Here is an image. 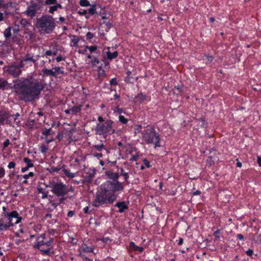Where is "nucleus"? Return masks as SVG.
<instances>
[{"label": "nucleus", "instance_id": "1", "mask_svg": "<svg viewBox=\"0 0 261 261\" xmlns=\"http://www.w3.org/2000/svg\"><path fill=\"white\" fill-rule=\"evenodd\" d=\"M40 75L41 77L32 75L14 81V91L22 100L31 102L38 98L46 86L44 78L53 77V70L44 67L42 69V74Z\"/></svg>", "mask_w": 261, "mask_h": 261}, {"label": "nucleus", "instance_id": "2", "mask_svg": "<svg viewBox=\"0 0 261 261\" xmlns=\"http://www.w3.org/2000/svg\"><path fill=\"white\" fill-rule=\"evenodd\" d=\"M110 178L113 180H106L100 187V191L95 195L93 205L99 207L102 205L112 204L116 200L117 197L124 190L123 182H118L116 179L117 175L109 174Z\"/></svg>", "mask_w": 261, "mask_h": 261}, {"label": "nucleus", "instance_id": "3", "mask_svg": "<svg viewBox=\"0 0 261 261\" xmlns=\"http://www.w3.org/2000/svg\"><path fill=\"white\" fill-rule=\"evenodd\" d=\"M22 219L16 211L3 212L0 218V233L3 234L5 231L10 230L11 227L19 223Z\"/></svg>", "mask_w": 261, "mask_h": 261}, {"label": "nucleus", "instance_id": "4", "mask_svg": "<svg viewBox=\"0 0 261 261\" xmlns=\"http://www.w3.org/2000/svg\"><path fill=\"white\" fill-rule=\"evenodd\" d=\"M55 27V19L51 16L43 15L41 17L37 19L36 27L39 32L50 34L53 31Z\"/></svg>", "mask_w": 261, "mask_h": 261}, {"label": "nucleus", "instance_id": "5", "mask_svg": "<svg viewBox=\"0 0 261 261\" xmlns=\"http://www.w3.org/2000/svg\"><path fill=\"white\" fill-rule=\"evenodd\" d=\"M143 140L147 144H152L154 145V148L161 147L160 135L158 133L154 127H149L145 129L141 132Z\"/></svg>", "mask_w": 261, "mask_h": 261}, {"label": "nucleus", "instance_id": "6", "mask_svg": "<svg viewBox=\"0 0 261 261\" xmlns=\"http://www.w3.org/2000/svg\"><path fill=\"white\" fill-rule=\"evenodd\" d=\"M95 131L96 135L102 136L106 138L108 136L115 133L114 122L111 119H107L102 123H98L96 124Z\"/></svg>", "mask_w": 261, "mask_h": 261}, {"label": "nucleus", "instance_id": "7", "mask_svg": "<svg viewBox=\"0 0 261 261\" xmlns=\"http://www.w3.org/2000/svg\"><path fill=\"white\" fill-rule=\"evenodd\" d=\"M51 191L57 197H60L59 201L62 202L66 198L64 197L69 192L67 186L62 182H57L54 183Z\"/></svg>", "mask_w": 261, "mask_h": 261}, {"label": "nucleus", "instance_id": "8", "mask_svg": "<svg viewBox=\"0 0 261 261\" xmlns=\"http://www.w3.org/2000/svg\"><path fill=\"white\" fill-rule=\"evenodd\" d=\"M20 66H17V65L9 66L8 67V68L6 71L9 74L13 76V77H17L21 73V67H22V65H21L20 64Z\"/></svg>", "mask_w": 261, "mask_h": 261}, {"label": "nucleus", "instance_id": "9", "mask_svg": "<svg viewBox=\"0 0 261 261\" xmlns=\"http://www.w3.org/2000/svg\"><path fill=\"white\" fill-rule=\"evenodd\" d=\"M127 151L128 154L130 155V158L129 159V161L132 162L137 161L141 156L140 152L135 147H130L128 149Z\"/></svg>", "mask_w": 261, "mask_h": 261}, {"label": "nucleus", "instance_id": "10", "mask_svg": "<svg viewBox=\"0 0 261 261\" xmlns=\"http://www.w3.org/2000/svg\"><path fill=\"white\" fill-rule=\"evenodd\" d=\"M11 117V114L9 112L6 110H2L0 111V123L3 125L5 121H6V123L11 125V121L9 118Z\"/></svg>", "mask_w": 261, "mask_h": 261}, {"label": "nucleus", "instance_id": "11", "mask_svg": "<svg viewBox=\"0 0 261 261\" xmlns=\"http://www.w3.org/2000/svg\"><path fill=\"white\" fill-rule=\"evenodd\" d=\"M129 202L128 201H122L116 203L114 206L118 208L116 212L119 213H123L128 210V205Z\"/></svg>", "mask_w": 261, "mask_h": 261}, {"label": "nucleus", "instance_id": "12", "mask_svg": "<svg viewBox=\"0 0 261 261\" xmlns=\"http://www.w3.org/2000/svg\"><path fill=\"white\" fill-rule=\"evenodd\" d=\"M125 172H126V171H125V170L123 168H120V169L118 170V172H115L112 170H109L106 171L105 172V175L107 176V177L108 179V180H107L108 181L113 180L112 179H111L110 178V176L108 175L109 174L117 175V179H116L117 181L118 182H121L120 181H119L118 180L119 177H120V176L123 175V174L124 173H125Z\"/></svg>", "mask_w": 261, "mask_h": 261}, {"label": "nucleus", "instance_id": "13", "mask_svg": "<svg viewBox=\"0 0 261 261\" xmlns=\"http://www.w3.org/2000/svg\"><path fill=\"white\" fill-rule=\"evenodd\" d=\"M127 249L128 250L129 254L132 252H134L135 253L136 252L142 253L144 251L143 247L136 245L135 243L133 241H130L129 243L128 246L127 247Z\"/></svg>", "mask_w": 261, "mask_h": 261}, {"label": "nucleus", "instance_id": "14", "mask_svg": "<svg viewBox=\"0 0 261 261\" xmlns=\"http://www.w3.org/2000/svg\"><path fill=\"white\" fill-rule=\"evenodd\" d=\"M38 58H35L34 56L30 54H27L21 60L20 64L23 66L24 62L35 63L38 60Z\"/></svg>", "mask_w": 261, "mask_h": 261}, {"label": "nucleus", "instance_id": "15", "mask_svg": "<svg viewBox=\"0 0 261 261\" xmlns=\"http://www.w3.org/2000/svg\"><path fill=\"white\" fill-rule=\"evenodd\" d=\"M95 248V245H91L90 246H88L87 244L83 243L80 247V251L83 252V253H93V251Z\"/></svg>", "mask_w": 261, "mask_h": 261}, {"label": "nucleus", "instance_id": "16", "mask_svg": "<svg viewBox=\"0 0 261 261\" xmlns=\"http://www.w3.org/2000/svg\"><path fill=\"white\" fill-rule=\"evenodd\" d=\"M53 243V239H50L48 241L45 242L43 240L39 241L37 242L36 244L34 245V248L36 249H38L40 250V249H42V246L43 245H46L48 247H50L51 246V244Z\"/></svg>", "mask_w": 261, "mask_h": 261}, {"label": "nucleus", "instance_id": "17", "mask_svg": "<svg viewBox=\"0 0 261 261\" xmlns=\"http://www.w3.org/2000/svg\"><path fill=\"white\" fill-rule=\"evenodd\" d=\"M23 162L27 164V166L21 168V171L22 173L28 171L29 169V168H32L34 166V164L32 162V161L31 159H29L28 158H24L23 159Z\"/></svg>", "mask_w": 261, "mask_h": 261}, {"label": "nucleus", "instance_id": "18", "mask_svg": "<svg viewBox=\"0 0 261 261\" xmlns=\"http://www.w3.org/2000/svg\"><path fill=\"white\" fill-rule=\"evenodd\" d=\"M13 3L11 1H7L6 0H0V10H3L12 7Z\"/></svg>", "mask_w": 261, "mask_h": 261}, {"label": "nucleus", "instance_id": "19", "mask_svg": "<svg viewBox=\"0 0 261 261\" xmlns=\"http://www.w3.org/2000/svg\"><path fill=\"white\" fill-rule=\"evenodd\" d=\"M91 151H98L99 152H101L103 150L107 151L106 148L102 143H100L99 144L93 145L91 148Z\"/></svg>", "mask_w": 261, "mask_h": 261}, {"label": "nucleus", "instance_id": "20", "mask_svg": "<svg viewBox=\"0 0 261 261\" xmlns=\"http://www.w3.org/2000/svg\"><path fill=\"white\" fill-rule=\"evenodd\" d=\"M107 49H108V51H106V54H107L108 59H109L110 60H112L117 57V56L118 55V53L117 51H115L113 53H111L110 51V47H108L107 48Z\"/></svg>", "mask_w": 261, "mask_h": 261}, {"label": "nucleus", "instance_id": "21", "mask_svg": "<svg viewBox=\"0 0 261 261\" xmlns=\"http://www.w3.org/2000/svg\"><path fill=\"white\" fill-rule=\"evenodd\" d=\"M53 70V77H57L59 74H64V71L61 70V67H55L52 68Z\"/></svg>", "mask_w": 261, "mask_h": 261}, {"label": "nucleus", "instance_id": "22", "mask_svg": "<svg viewBox=\"0 0 261 261\" xmlns=\"http://www.w3.org/2000/svg\"><path fill=\"white\" fill-rule=\"evenodd\" d=\"M36 13L37 12L36 11L35 9H34L31 7L29 6L24 13L27 16L33 18L36 15Z\"/></svg>", "mask_w": 261, "mask_h": 261}, {"label": "nucleus", "instance_id": "23", "mask_svg": "<svg viewBox=\"0 0 261 261\" xmlns=\"http://www.w3.org/2000/svg\"><path fill=\"white\" fill-rule=\"evenodd\" d=\"M4 36L6 40H9L11 39L12 36V27H9L5 30L4 32Z\"/></svg>", "mask_w": 261, "mask_h": 261}, {"label": "nucleus", "instance_id": "24", "mask_svg": "<svg viewBox=\"0 0 261 261\" xmlns=\"http://www.w3.org/2000/svg\"><path fill=\"white\" fill-rule=\"evenodd\" d=\"M9 83L4 78L0 77V90L3 91L8 89Z\"/></svg>", "mask_w": 261, "mask_h": 261}, {"label": "nucleus", "instance_id": "25", "mask_svg": "<svg viewBox=\"0 0 261 261\" xmlns=\"http://www.w3.org/2000/svg\"><path fill=\"white\" fill-rule=\"evenodd\" d=\"M37 190L39 193L42 194L41 198L45 199L48 197V190H45L41 186L37 187Z\"/></svg>", "mask_w": 261, "mask_h": 261}, {"label": "nucleus", "instance_id": "26", "mask_svg": "<svg viewBox=\"0 0 261 261\" xmlns=\"http://www.w3.org/2000/svg\"><path fill=\"white\" fill-rule=\"evenodd\" d=\"M62 8V6L60 4H59V3L55 4V5L50 6L49 7L48 12L50 14H53L55 11H56L58 10V9H59V8L61 9Z\"/></svg>", "mask_w": 261, "mask_h": 261}, {"label": "nucleus", "instance_id": "27", "mask_svg": "<svg viewBox=\"0 0 261 261\" xmlns=\"http://www.w3.org/2000/svg\"><path fill=\"white\" fill-rule=\"evenodd\" d=\"M63 172L64 174L69 178H73L76 176V173H72L70 170L63 169Z\"/></svg>", "mask_w": 261, "mask_h": 261}, {"label": "nucleus", "instance_id": "28", "mask_svg": "<svg viewBox=\"0 0 261 261\" xmlns=\"http://www.w3.org/2000/svg\"><path fill=\"white\" fill-rule=\"evenodd\" d=\"M19 23L22 27L24 28H28L31 25V23L27 19L24 18H21L19 20Z\"/></svg>", "mask_w": 261, "mask_h": 261}, {"label": "nucleus", "instance_id": "29", "mask_svg": "<svg viewBox=\"0 0 261 261\" xmlns=\"http://www.w3.org/2000/svg\"><path fill=\"white\" fill-rule=\"evenodd\" d=\"M82 107V105H80L79 106H73L71 108V112L73 114L76 115L78 113H80L81 111V109Z\"/></svg>", "mask_w": 261, "mask_h": 261}, {"label": "nucleus", "instance_id": "30", "mask_svg": "<svg viewBox=\"0 0 261 261\" xmlns=\"http://www.w3.org/2000/svg\"><path fill=\"white\" fill-rule=\"evenodd\" d=\"M71 41V42L73 43V45L71 44V46L76 47V46H77V44L80 41V39L77 36L72 35Z\"/></svg>", "mask_w": 261, "mask_h": 261}, {"label": "nucleus", "instance_id": "31", "mask_svg": "<svg viewBox=\"0 0 261 261\" xmlns=\"http://www.w3.org/2000/svg\"><path fill=\"white\" fill-rule=\"evenodd\" d=\"M135 98L138 99L140 103H142L146 98V96L143 94L142 93H139L136 97Z\"/></svg>", "mask_w": 261, "mask_h": 261}, {"label": "nucleus", "instance_id": "32", "mask_svg": "<svg viewBox=\"0 0 261 261\" xmlns=\"http://www.w3.org/2000/svg\"><path fill=\"white\" fill-rule=\"evenodd\" d=\"M79 256L83 259V261H93L92 258H90L87 257L84 253L81 251L79 252Z\"/></svg>", "mask_w": 261, "mask_h": 261}, {"label": "nucleus", "instance_id": "33", "mask_svg": "<svg viewBox=\"0 0 261 261\" xmlns=\"http://www.w3.org/2000/svg\"><path fill=\"white\" fill-rule=\"evenodd\" d=\"M118 119L119 121L123 124H126L128 122V119L121 115L119 116Z\"/></svg>", "mask_w": 261, "mask_h": 261}, {"label": "nucleus", "instance_id": "34", "mask_svg": "<svg viewBox=\"0 0 261 261\" xmlns=\"http://www.w3.org/2000/svg\"><path fill=\"white\" fill-rule=\"evenodd\" d=\"M132 72L130 71H127L126 72V76L124 77V81L126 83H130V79L132 78L131 77Z\"/></svg>", "mask_w": 261, "mask_h": 261}, {"label": "nucleus", "instance_id": "35", "mask_svg": "<svg viewBox=\"0 0 261 261\" xmlns=\"http://www.w3.org/2000/svg\"><path fill=\"white\" fill-rule=\"evenodd\" d=\"M52 56V50H47L46 51H45L44 49H43V51L42 53V54L41 56L42 57H46L47 58L48 56Z\"/></svg>", "mask_w": 261, "mask_h": 261}, {"label": "nucleus", "instance_id": "36", "mask_svg": "<svg viewBox=\"0 0 261 261\" xmlns=\"http://www.w3.org/2000/svg\"><path fill=\"white\" fill-rule=\"evenodd\" d=\"M205 64L206 65L210 64L213 60L214 57L210 55H205Z\"/></svg>", "mask_w": 261, "mask_h": 261}, {"label": "nucleus", "instance_id": "37", "mask_svg": "<svg viewBox=\"0 0 261 261\" xmlns=\"http://www.w3.org/2000/svg\"><path fill=\"white\" fill-rule=\"evenodd\" d=\"M213 236L215 237V241H218L220 238V229H217L213 233Z\"/></svg>", "mask_w": 261, "mask_h": 261}, {"label": "nucleus", "instance_id": "38", "mask_svg": "<svg viewBox=\"0 0 261 261\" xmlns=\"http://www.w3.org/2000/svg\"><path fill=\"white\" fill-rule=\"evenodd\" d=\"M80 5L82 7H87L90 6V4L88 0H80Z\"/></svg>", "mask_w": 261, "mask_h": 261}, {"label": "nucleus", "instance_id": "39", "mask_svg": "<svg viewBox=\"0 0 261 261\" xmlns=\"http://www.w3.org/2000/svg\"><path fill=\"white\" fill-rule=\"evenodd\" d=\"M122 176L123 177V178L124 179V182H126L127 185H128L130 183V182L128 181V179L129 177V173L128 172H126L125 173H124Z\"/></svg>", "mask_w": 261, "mask_h": 261}, {"label": "nucleus", "instance_id": "40", "mask_svg": "<svg viewBox=\"0 0 261 261\" xmlns=\"http://www.w3.org/2000/svg\"><path fill=\"white\" fill-rule=\"evenodd\" d=\"M43 255H49L50 253V248H49L47 249H40L39 250Z\"/></svg>", "mask_w": 261, "mask_h": 261}, {"label": "nucleus", "instance_id": "41", "mask_svg": "<svg viewBox=\"0 0 261 261\" xmlns=\"http://www.w3.org/2000/svg\"><path fill=\"white\" fill-rule=\"evenodd\" d=\"M86 48H88L91 53H93L96 51L97 49V46L96 45L93 46H86Z\"/></svg>", "mask_w": 261, "mask_h": 261}, {"label": "nucleus", "instance_id": "42", "mask_svg": "<svg viewBox=\"0 0 261 261\" xmlns=\"http://www.w3.org/2000/svg\"><path fill=\"white\" fill-rule=\"evenodd\" d=\"M88 12L90 15H94L96 13L95 5H93L90 8L88 9Z\"/></svg>", "mask_w": 261, "mask_h": 261}, {"label": "nucleus", "instance_id": "43", "mask_svg": "<svg viewBox=\"0 0 261 261\" xmlns=\"http://www.w3.org/2000/svg\"><path fill=\"white\" fill-rule=\"evenodd\" d=\"M47 150L48 148L45 145H43L41 146L40 147V150L44 154H45L46 153Z\"/></svg>", "mask_w": 261, "mask_h": 261}, {"label": "nucleus", "instance_id": "44", "mask_svg": "<svg viewBox=\"0 0 261 261\" xmlns=\"http://www.w3.org/2000/svg\"><path fill=\"white\" fill-rule=\"evenodd\" d=\"M92 154L95 157H96L97 159H99L102 156V154L101 152H96L95 151H91Z\"/></svg>", "mask_w": 261, "mask_h": 261}, {"label": "nucleus", "instance_id": "45", "mask_svg": "<svg viewBox=\"0 0 261 261\" xmlns=\"http://www.w3.org/2000/svg\"><path fill=\"white\" fill-rule=\"evenodd\" d=\"M110 84L111 86H117L118 85L117 79L115 77L112 79L110 81Z\"/></svg>", "mask_w": 261, "mask_h": 261}, {"label": "nucleus", "instance_id": "46", "mask_svg": "<svg viewBox=\"0 0 261 261\" xmlns=\"http://www.w3.org/2000/svg\"><path fill=\"white\" fill-rule=\"evenodd\" d=\"M86 39L88 40H90L91 39H92L94 37V35L93 33L90 32H88L86 35Z\"/></svg>", "mask_w": 261, "mask_h": 261}, {"label": "nucleus", "instance_id": "47", "mask_svg": "<svg viewBox=\"0 0 261 261\" xmlns=\"http://www.w3.org/2000/svg\"><path fill=\"white\" fill-rule=\"evenodd\" d=\"M98 240L102 241L103 243H108V242H111L112 240L109 237H103L101 239H99Z\"/></svg>", "mask_w": 261, "mask_h": 261}, {"label": "nucleus", "instance_id": "48", "mask_svg": "<svg viewBox=\"0 0 261 261\" xmlns=\"http://www.w3.org/2000/svg\"><path fill=\"white\" fill-rule=\"evenodd\" d=\"M143 162L145 166L147 168H150L151 167L150 162L146 159H144L143 160Z\"/></svg>", "mask_w": 261, "mask_h": 261}, {"label": "nucleus", "instance_id": "49", "mask_svg": "<svg viewBox=\"0 0 261 261\" xmlns=\"http://www.w3.org/2000/svg\"><path fill=\"white\" fill-rule=\"evenodd\" d=\"M57 0H45V4L47 5H53L57 3Z\"/></svg>", "mask_w": 261, "mask_h": 261}, {"label": "nucleus", "instance_id": "50", "mask_svg": "<svg viewBox=\"0 0 261 261\" xmlns=\"http://www.w3.org/2000/svg\"><path fill=\"white\" fill-rule=\"evenodd\" d=\"M99 59L96 57L93 58L92 60V64L93 65H96L97 64H99Z\"/></svg>", "mask_w": 261, "mask_h": 261}, {"label": "nucleus", "instance_id": "51", "mask_svg": "<svg viewBox=\"0 0 261 261\" xmlns=\"http://www.w3.org/2000/svg\"><path fill=\"white\" fill-rule=\"evenodd\" d=\"M34 175V173L33 172H30L27 174H24L23 175V178L27 179L30 177H33Z\"/></svg>", "mask_w": 261, "mask_h": 261}, {"label": "nucleus", "instance_id": "52", "mask_svg": "<svg viewBox=\"0 0 261 261\" xmlns=\"http://www.w3.org/2000/svg\"><path fill=\"white\" fill-rule=\"evenodd\" d=\"M199 120L201 122V126L203 127H205V125L206 124V122L205 120V118L203 117H200L199 119Z\"/></svg>", "mask_w": 261, "mask_h": 261}, {"label": "nucleus", "instance_id": "53", "mask_svg": "<svg viewBox=\"0 0 261 261\" xmlns=\"http://www.w3.org/2000/svg\"><path fill=\"white\" fill-rule=\"evenodd\" d=\"M10 140L8 139H6L3 143V149H5L6 148H7L10 145Z\"/></svg>", "mask_w": 261, "mask_h": 261}, {"label": "nucleus", "instance_id": "54", "mask_svg": "<svg viewBox=\"0 0 261 261\" xmlns=\"http://www.w3.org/2000/svg\"><path fill=\"white\" fill-rule=\"evenodd\" d=\"M30 7H31L32 8L34 9H35L36 12L39 8V5L37 3H32Z\"/></svg>", "mask_w": 261, "mask_h": 261}, {"label": "nucleus", "instance_id": "55", "mask_svg": "<svg viewBox=\"0 0 261 261\" xmlns=\"http://www.w3.org/2000/svg\"><path fill=\"white\" fill-rule=\"evenodd\" d=\"M20 115L19 113H16L15 115H11V116H15L14 118V121L18 124L20 123V121H17V117L19 116Z\"/></svg>", "mask_w": 261, "mask_h": 261}, {"label": "nucleus", "instance_id": "56", "mask_svg": "<svg viewBox=\"0 0 261 261\" xmlns=\"http://www.w3.org/2000/svg\"><path fill=\"white\" fill-rule=\"evenodd\" d=\"M50 170L53 172L58 173L60 170V168L56 167H51Z\"/></svg>", "mask_w": 261, "mask_h": 261}, {"label": "nucleus", "instance_id": "57", "mask_svg": "<svg viewBox=\"0 0 261 261\" xmlns=\"http://www.w3.org/2000/svg\"><path fill=\"white\" fill-rule=\"evenodd\" d=\"M5 175V170L4 168L0 167V178L3 177Z\"/></svg>", "mask_w": 261, "mask_h": 261}, {"label": "nucleus", "instance_id": "58", "mask_svg": "<svg viewBox=\"0 0 261 261\" xmlns=\"http://www.w3.org/2000/svg\"><path fill=\"white\" fill-rule=\"evenodd\" d=\"M50 129L45 128V130H44L42 132V135L47 136L50 134Z\"/></svg>", "mask_w": 261, "mask_h": 261}, {"label": "nucleus", "instance_id": "59", "mask_svg": "<svg viewBox=\"0 0 261 261\" xmlns=\"http://www.w3.org/2000/svg\"><path fill=\"white\" fill-rule=\"evenodd\" d=\"M253 250L251 249H249L246 251V253L248 256H251L253 254Z\"/></svg>", "mask_w": 261, "mask_h": 261}, {"label": "nucleus", "instance_id": "60", "mask_svg": "<svg viewBox=\"0 0 261 261\" xmlns=\"http://www.w3.org/2000/svg\"><path fill=\"white\" fill-rule=\"evenodd\" d=\"M15 165H16V164L15 162H10L8 165V167L9 169L14 168L15 167Z\"/></svg>", "mask_w": 261, "mask_h": 261}, {"label": "nucleus", "instance_id": "61", "mask_svg": "<svg viewBox=\"0 0 261 261\" xmlns=\"http://www.w3.org/2000/svg\"><path fill=\"white\" fill-rule=\"evenodd\" d=\"M58 53V49L56 46H54L52 50V56H56Z\"/></svg>", "mask_w": 261, "mask_h": 261}, {"label": "nucleus", "instance_id": "62", "mask_svg": "<svg viewBox=\"0 0 261 261\" xmlns=\"http://www.w3.org/2000/svg\"><path fill=\"white\" fill-rule=\"evenodd\" d=\"M116 112L117 113H119L120 114L123 112V110L122 108H119V106H117L116 108Z\"/></svg>", "mask_w": 261, "mask_h": 261}, {"label": "nucleus", "instance_id": "63", "mask_svg": "<svg viewBox=\"0 0 261 261\" xmlns=\"http://www.w3.org/2000/svg\"><path fill=\"white\" fill-rule=\"evenodd\" d=\"M97 120L98 123H102L103 122H105L106 120H105L102 116H98L97 118Z\"/></svg>", "mask_w": 261, "mask_h": 261}, {"label": "nucleus", "instance_id": "64", "mask_svg": "<svg viewBox=\"0 0 261 261\" xmlns=\"http://www.w3.org/2000/svg\"><path fill=\"white\" fill-rule=\"evenodd\" d=\"M257 163L259 167H261V156H258L257 159Z\"/></svg>", "mask_w": 261, "mask_h": 261}]
</instances>
